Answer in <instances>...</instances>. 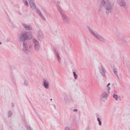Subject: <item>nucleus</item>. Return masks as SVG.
<instances>
[{"mask_svg": "<svg viewBox=\"0 0 130 130\" xmlns=\"http://www.w3.org/2000/svg\"><path fill=\"white\" fill-rule=\"evenodd\" d=\"M1 44V42H0V44Z\"/></svg>", "mask_w": 130, "mask_h": 130, "instance_id": "obj_25", "label": "nucleus"}, {"mask_svg": "<svg viewBox=\"0 0 130 130\" xmlns=\"http://www.w3.org/2000/svg\"><path fill=\"white\" fill-rule=\"evenodd\" d=\"M114 73H115V74H116V75L117 76H118L117 75V73H116V71H114Z\"/></svg>", "mask_w": 130, "mask_h": 130, "instance_id": "obj_20", "label": "nucleus"}, {"mask_svg": "<svg viewBox=\"0 0 130 130\" xmlns=\"http://www.w3.org/2000/svg\"><path fill=\"white\" fill-rule=\"evenodd\" d=\"M11 115H12L11 113V112L10 111H9L8 112V116L9 117H10V116H11Z\"/></svg>", "mask_w": 130, "mask_h": 130, "instance_id": "obj_13", "label": "nucleus"}, {"mask_svg": "<svg viewBox=\"0 0 130 130\" xmlns=\"http://www.w3.org/2000/svg\"><path fill=\"white\" fill-rule=\"evenodd\" d=\"M110 83H109L107 85V87L108 88V86H109L110 85Z\"/></svg>", "mask_w": 130, "mask_h": 130, "instance_id": "obj_19", "label": "nucleus"}, {"mask_svg": "<svg viewBox=\"0 0 130 130\" xmlns=\"http://www.w3.org/2000/svg\"><path fill=\"white\" fill-rule=\"evenodd\" d=\"M56 55L57 56V58H58V60L59 61V59H60V58L58 56V54L57 53H56Z\"/></svg>", "mask_w": 130, "mask_h": 130, "instance_id": "obj_12", "label": "nucleus"}, {"mask_svg": "<svg viewBox=\"0 0 130 130\" xmlns=\"http://www.w3.org/2000/svg\"><path fill=\"white\" fill-rule=\"evenodd\" d=\"M73 74L75 78L76 79L77 77V74H76V73L75 72H73Z\"/></svg>", "mask_w": 130, "mask_h": 130, "instance_id": "obj_9", "label": "nucleus"}, {"mask_svg": "<svg viewBox=\"0 0 130 130\" xmlns=\"http://www.w3.org/2000/svg\"><path fill=\"white\" fill-rule=\"evenodd\" d=\"M99 124L100 125H101V122L100 121L99 122Z\"/></svg>", "mask_w": 130, "mask_h": 130, "instance_id": "obj_18", "label": "nucleus"}, {"mask_svg": "<svg viewBox=\"0 0 130 130\" xmlns=\"http://www.w3.org/2000/svg\"><path fill=\"white\" fill-rule=\"evenodd\" d=\"M30 6L31 7L32 9H34L35 8V5L32 2H30Z\"/></svg>", "mask_w": 130, "mask_h": 130, "instance_id": "obj_6", "label": "nucleus"}, {"mask_svg": "<svg viewBox=\"0 0 130 130\" xmlns=\"http://www.w3.org/2000/svg\"><path fill=\"white\" fill-rule=\"evenodd\" d=\"M39 32H40V33H41V31H39Z\"/></svg>", "mask_w": 130, "mask_h": 130, "instance_id": "obj_24", "label": "nucleus"}, {"mask_svg": "<svg viewBox=\"0 0 130 130\" xmlns=\"http://www.w3.org/2000/svg\"><path fill=\"white\" fill-rule=\"evenodd\" d=\"M98 120L99 122L100 121V120L99 118H98Z\"/></svg>", "mask_w": 130, "mask_h": 130, "instance_id": "obj_22", "label": "nucleus"}, {"mask_svg": "<svg viewBox=\"0 0 130 130\" xmlns=\"http://www.w3.org/2000/svg\"><path fill=\"white\" fill-rule=\"evenodd\" d=\"M23 25L27 30H29L30 29V27L29 26L26 25L25 24H23Z\"/></svg>", "mask_w": 130, "mask_h": 130, "instance_id": "obj_8", "label": "nucleus"}, {"mask_svg": "<svg viewBox=\"0 0 130 130\" xmlns=\"http://www.w3.org/2000/svg\"><path fill=\"white\" fill-rule=\"evenodd\" d=\"M44 86L46 88H48V84L47 82L45 81H44Z\"/></svg>", "mask_w": 130, "mask_h": 130, "instance_id": "obj_7", "label": "nucleus"}, {"mask_svg": "<svg viewBox=\"0 0 130 130\" xmlns=\"http://www.w3.org/2000/svg\"><path fill=\"white\" fill-rule=\"evenodd\" d=\"M119 5L121 7H124L126 6V4L125 2L122 1H121L119 3Z\"/></svg>", "mask_w": 130, "mask_h": 130, "instance_id": "obj_4", "label": "nucleus"}, {"mask_svg": "<svg viewBox=\"0 0 130 130\" xmlns=\"http://www.w3.org/2000/svg\"><path fill=\"white\" fill-rule=\"evenodd\" d=\"M25 4L26 6H28V4L27 2H25Z\"/></svg>", "mask_w": 130, "mask_h": 130, "instance_id": "obj_15", "label": "nucleus"}, {"mask_svg": "<svg viewBox=\"0 0 130 130\" xmlns=\"http://www.w3.org/2000/svg\"><path fill=\"white\" fill-rule=\"evenodd\" d=\"M66 130H70V129L69 128H67L66 129Z\"/></svg>", "mask_w": 130, "mask_h": 130, "instance_id": "obj_21", "label": "nucleus"}, {"mask_svg": "<svg viewBox=\"0 0 130 130\" xmlns=\"http://www.w3.org/2000/svg\"><path fill=\"white\" fill-rule=\"evenodd\" d=\"M52 100V99H51V100Z\"/></svg>", "mask_w": 130, "mask_h": 130, "instance_id": "obj_26", "label": "nucleus"}, {"mask_svg": "<svg viewBox=\"0 0 130 130\" xmlns=\"http://www.w3.org/2000/svg\"><path fill=\"white\" fill-rule=\"evenodd\" d=\"M113 97L115 98L116 100H117L118 96L117 95H114L113 96Z\"/></svg>", "mask_w": 130, "mask_h": 130, "instance_id": "obj_10", "label": "nucleus"}, {"mask_svg": "<svg viewBox=\"0 0 130 130\" xmlns=\"http://www.w3.org/2000/svg\"><path fill=\"white\" fill-rule=\"evenodd\" d=\"M105 3V2L104 1H103L101 3L102 5H104Z\"/></svg>", "mask_w": 130, "mask_h": 130, "instance_id": "obj_17", "label": "nucleus"}, {"mask_svg": "<svg viewBox=\"0 0 130 130\" xmlns=\"http://www.w3.org/2000/svg\"><path fill=\"white\" fill-rule=\"evenodd\" d=\"M62 17H63V19L64 21H66L67 20V16L65 15L63 13H61Z\"/></svg>", "mask_w": 130, "mask_h": 130, "instance_id": "obj_5", "label": "nucleus"}, {"mask_svg": "<svg viewBox=\"0 0 130 130\" xmlns=\"http://www.w3.org/2000/svg\"><path fill=\"white\" fill-rule=\"evenodd\" d=\"M111 9V6L110 5L107 8H106V9H107L108 10H110Z\"/></svg>", "mask_w": 130, "mask_h": 130, "instance_id": "obj_11", "label": "nucleus"}, {"mask_svg": "<svg viewBox=\"0 0 130 130\" xmlns=\"http://www.w3.org/2000/svg\"><path fill=\"white\" fill-rule=\"evenodd\" d=\"M31 38V35L29 34L25 33L20 36V39L21 40H29Z\"/></svg>", "mask_w": 130, "mask_h": 130, "instance_id": "obj_1", "label": "nucleus"}, {"mask_svg": "<svg viewBox=\"0 0 130 130\" xmlns=\"http://www.w3.org/2000/svg\"><path fill=\"white\" fill-rule=\"evenodd\" d=\"M77 109H75V110H74V111H77Z\"/></svg>", "mask_w": 130, "mask_h": 130, "instance_id": "obj_23", "label": "nucleus"}, {"mask_svg": "<svg viewBox=\"0 0 130 130\" xmlns=\"http://www.w3.org/2000/svg\"><path fill=\"white\" fill-rule=\"evenodd\" d=\"M40 16L43 20H45V18L43 17V16L42 15H40Z\"/></svg>", "mask_w": 130, "mask_h": 130, "instance_id": "obj_16", "label": "nucleus"}, {"mask_svg": "<svg viewBox=\"0 0 130 130\" xmlns=\"http://www.w3.org/2000/svg\"><path fill=\"white\" fill-rule=\"evenodd\" d=\"M33 41L35 44V48L37 50H38L39 48V45L38 42L35 39H34Z\"/></svg>", "mask_w": 130, "mask_h": 130, "instance_id": "obj_3", "label": "nucleus"}, {"mask_svg": "<svg viewBox=\"0 0 130 130\" xmlns=\"http://www.w3.org/2000/svg\"><path fill=\"white\" fill-rule=\"evenodd\" d=\"M90 31L92 35L96 37L97 39L102 41H104V39L102 38L100 36H98L97 35L95 34V33L93 32L92 31L90 30Z\"/></svg>", "mask_w": 130, "mask_h": 130, "instance_id": "obj_2", "label": "nucleus"}, {"mask_svg": "<svg viewBox=\"0 0 130 130\" xmlns=\"http://www.w3.org/2000/svg\"><path fill=\"white\" fill-rule=\"evenodd\" d=\"M23 51L24 52H26L27 51V49L26 48H24L23 49Z\"/></svg>", "mask_w": 130, "mask_h": 130, "instance_id": "obj_14", "label": "nucleus"}]
</instances>
